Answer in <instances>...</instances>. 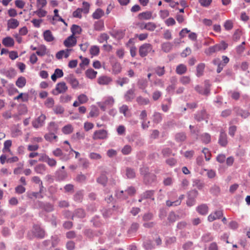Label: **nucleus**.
<instances>
[{"label": "nucleus", "instance_id": "62", "mask_svg": "<svg viewBox=\"0 0 250 250\" xmlns=\"http://www.w3.org/2000/svg\"><path fill=\"white\" fill-rule=\"evenodd\" d=\"M242 35V32L241 31L239 30H237L234 32L233 36V39L235 41H238L240 39Z\"/></svg>", "mask_w": 250, "mask_h": 250}, {"label": "nucleus", "instance_id": "38", "mask_svg": "<svg viewBox=\"0 0 250 250\" xmlns=\"http://www.w3.org/2000/svg\"><path fill=\"white\" fill-rule=\"evenodd\" d=\"M54 104V100L51 97H48L44 102V105L48 108L53 107Z\"/></svg>", "mask_w": 250, "mask_h": 250}, {"label": "nucleus", "instance_id": "57", "mask_svg": "<svg viewBox=\"0 0 250 250\" xmlns=\"http://www.w3.org/2000/svg\"><path fill=\"white\" fill-rule=\"evenodd\" d=\"M162 118L161 114L158 112H155L153 115V121L155 123H159L162 121Z\"/></svg>", "mask_w": 250, "mask_h": 250}, {"label": "nucleus", "instance_id": "63", "mask_svg": "<svg viewBox=\"0 0 250 250\" xmlns=\"http://www.w3.org/2000/svg\"><path fill=\"white\" fill-rule=\"evenodd\" d=\"M131 151V147L129 145H126L122 149V153L125 155H127Z\"/></svg>", "mask_w": 250, "mask_h": 250}, {"label": "nucleus", "instance_id": "7", "mask_svg": "<svg viewBox=\"0 0 250 250\" xmlns=\"http://www.w3.org/2000/svg\"><path fill=\"white\" fill-rule=\"evenodd\" d=\"M46 117L44 115H41L37 119L32 122V125L34 127L38 128L42 127L44 123Z\"/></svg>", "mask_w": 250, "mask_h": 250}, {"label": "nucleus", "instance_id": "10", "mask_svg": "<svg viewBox=\"0 0 250 250\" xmlns=\"http://www.w3.org/2000/svg\"><path fill=\"white\" fill-rule=\"evenodd\" d=\"M112 82V79L106 76L99 77L97 83L100 85H108Z\"/></svg>", "mask_w": 250, "mask_h": 250}, {"label": "nucleus", "instance_id": "32", "mask_svg": "<svg viewBox=\"0 0 250 250\" xmlns=\"http://www.w3.org/2000/svg\"><path fill=\"white\" fill-rule=\"evenodd\" d=\"M153 195V191L148 190L144 192L141 196V199L139 200V202H141L144 199L151 198Z\"/></svg>", "mask_w": 250, "mask_h": 250}, {"label": "nucleus", "instance_id": "18", "mask_svg": "<svg viewBox=\"0 0 250 250\" xmlns=\"http://www.w3.org/2000/svg\"><path fill=\"white\" fill-rule=\"evenodd\" d=\"M187 71V66L183 64H180L177 66L176 68V72L179 75H182L185 74Z\"/></svg>", "mask_w": 250, "mask_h": 250}, {"label": "nucleus", "instance_id": "53", "mask_svg": "<svg viewBox=\"0 0 250 250\" xmlns=\"http://www.w3.org/2000/svg\"><path fill=\"white\" fill-rule=\"evenodd\" d=\"M89 157L92 160H98L102 158V156L97 153L91 152L89 155Z\"/></svg>", "mask_w": 250, "mask_h": 250}, {"label": "nucleus", "instance_id": "26", "mask_svg": "<svg viewBox=\"0 0 250 250\" xmlns=\"http://www.w3.org/2000/svg\"><path fill=\"white\" fill-rule=\"evenodd\" d=\"M191 81V78L188 76H183L179 79L180 83L185 85L189 84Z\"/></svg>", "mask_w": 250, "mask_h": 250}, {"label": "nucleus", "instance_id": "28", "mask_svg": "<svg viewBox=\"0 0 250 250\" xmlns=\"http://www.w3.org/2000/svg\"><path fill=\"white\" fill-rule=\"evenodd\" d=\"M197 211L202 215H205L208 212V207L206 205H202L197 208Z\"/></svg>", "mask_w": 250, "mask_h": 250}, {"label": "nucleus", "instance_id": "21", "mask_svg": "<svg viewBox=\"0 0 250 250\" xmlns=\"http://www.w3.org/2000/svg\"><path fill=\"white\" fill-rule=\"evenodd\" d=\"M207 117V114L205 111H201L198 113L195 116V118L198 121H201L202 120H206Z\"/></svg>", "mask_w": 250, "mask_h": 250}, {"label": "nucleus", "instance_id": "23", "mask_svg": "<svg viewBox=\"0 0 250 250\" xmlns=\"http://www.w3.org/2000/svg\"><path fill=\"white\" fill-rule=\"evenodd\" d=\"M162 49L165 52L167 53L170 51L172 49V45L170 42H164L161 45Z\"/></svg>", "mask_w": 250, "mask_h": 250}, {"label": "nucleus", "instance_id": "13", "mask_svg": "<svg viewBox=\"0 0 250 250\" xmlns=\"http://www.w3.org/2000/svg\"><path fill=\"white\" fill-rule=\"evenodd\" d=\"M19 25V21L15 19H10L7 21V27L9 29H15Z\"/></svg>", "mask_w": 250, "mask_h": 250}, {"label": "nucleus", "instance_id": "2", "mask_svg": "<svg viewBox=\"0 0 250 250\" xmlns=\"http://www.w3.org/2000/svg\"><path fill=\"white\" fill-rule=\"evenodd\" d=\"M114 102V98L111 96H109L106 97L103 103H99L98 105L102 110L105 111L107 107L112 106Z\"/></svg>", "mask_w": 250, "mask_h": 250}, {"label": "nucleus", "instance_id": "59", "mask_svg": "<svg viewBox=\"0 0 250 250\" xmlns=\"http://www.w3.org/2000/svg\"><path fill=\"white\" fill-rule=\"evenodd\" d=\"M118 134L119 135H124L125 132V128L123 125H119L117 128Z\"/></svg>", "mask_w": 250, "mask_h": 250}, {"label": "nucleus", "instance_id": "60", "mask_svg": "<svg viewBox=\"0 0 250 250\" xmlns=\"http://www.w3.org/2000/svg\"><path fill=\"white\" fill-rule=\"evenodd\" d=\"M20 99H21L22 102H25L28 100V96L26 94L21 93L14 98L15 100H19Z\"/></svg>", "mask_w": 250, "mask_h": 250}, {"label": "nucleus", "instance_id": "36", "mask_svg": "<svg viewBox=\"0 0 250 250\" xmlns=\"http://www.w3.org/2000/svg\"><path fill=\"white\" fill-rule=\"evenodd\" d=\"M89 51L92 56H97L100 52V49L98 46L93 45L91 47Z\"/></svg>", "mask_w": 250, "mask_h": 250}, {"label": "nucleus", "instance_id": "56", "mask_svg": "<svg viewBox=\"0 0 250 250\" xmlns=\"http://www.w3.org/2000/svg\"><path fill=\"white\" fill-rule=\"evenodd\" d=\"M156 27V25L153 22H149L146 23V29L147 30L154 31Z\"/></svg>", "mask_w": 250, "mask_h": 250}, {"label": "nucleus", "instance_id": "46", "mask_svg": "<svg viewBox=\"0 0 250 250\" xmlns=\"http://www.w3.org/2000/svg\"><path fill=\"white\" fill-rule=\"evenodd\" d=\"M90 4L89 3L83 1V7L80 8L83 13L87 14L89 12Z\"/></svg>", "mask_w": 250, "mask_h": 250}, {"label": "nucleus", "instance_id": "30", "mask_svg": "<svg viewBox=\"0 0 250 250\" xmlns=\"http://www.w3.org/2000/svg\"><path fill=\"white\" fill-rule=\"evenodd\" d=\"M99 115V111L98 109L95 106H92L91 109L89 113V116L90 117H96L98 116Z\"/></svg>", "mask_w": 250, "mask_h": 250}, {"label": "nucleus", "instance_id": "22", "mask_svg": "<svg viewBox=\"0 0 250 250\" xmlns=\"http://www.w3.org/2000/svg\"><path fill=\"white\" fill-rule=\"evenodd\" d=\"M12 146V141L10 140H8L5 141L4 142L3 144V148L2 149V151L3 152H10V147Z\"/></svg>", "mask_w": 250, "mask_h": 250}, {"label": "nucleus", "instance_id": "47", "mask_svg": "<svg viewBox=\"0 0 250 250\" xmlns=\"http://www.w3.org/2000/svg\"><path fill=\"white\" fill-rule=\"evenodd\" d=\"M201 139L204 143L208 144L210 141V136L208 133H205L202 135Z\"/></svg>", "mask_w": 250, "mask_h": 250}, {"label": "nucleus", "instance_id": "55", "mask_svg": "<svg viewBox=\"0 0 250 250\" xmlns=\"http://www.w3.org/2000/svg\"><path fill=\"white\" fill-rule=\"evenodd\" d=\"M139 226V225L138 223H133L131 225L130 228L129 229V230L128 231V233H134V232H136L137 231V230L138 229Z\"/></svg>", "mask_w": 250, "mask_h": 250}, {"label": "nucleus", "instance_id": "16", "mask_svg": "<svg viewBox=\"0 0 250 250\" xmlns=\"http://www.w3.org/2000/svg\"><path fill=\"white\" fill-rule=\"evenodd\" d=\"M2 44L6 47H12L14 45V41L10 37H7L3 39Z\"/></svg>", "mask_w": 250, "mask_h": 250}, {"label": "nucleus", "instance_id": "20", "mask_svg": "<svg viewBox=\"0 0 250 250\" xmlns=\"http://www.w3.org/2000/svg\"><path fill=\"white\" fill-rule=\"evenodd\" d=\"M47 13V12L42 8H37V10L33 12V14L37 15L39 18L45 17Z\"/></svg>", "mask_w": 250, "mask_h": 250}, {"label": "nucleus", "instance_id": "58", "mask_svg": "<svg viewBox=\"0 0 250 250\" xmlns=\"http://www.w3.org/2000/svg\"><path fill=\"white\" fill-rule=\"evenodd\" d=\"M159 15L162 19H165L169 15V11L167 10H162L160 11Z\"/></svg>", "mask_w": 250, "mask_h": 250}, {"label": "nucleus", "instance_id": "48", "mask_svg": "<svg viewBox=\"0 0 250 250\" xmlns=\"http://www.w3.org/2000/svg\"><path fill=\"white\" fill-rule=\"evenodd\" d=\"M126 175L128 178H133L135 176V173L133 169L127 168L126 169Z\"/></svg>", "mask_w": 250, "mask_h": 250}, {"label": "nucleus", "instance_id": "24", "mask_svg": "<svg viewBox=\"0 0 250 250\" xmlns=\"http://www.w3.org/2000/svg\"><path fill=\"white\" fill-rule=\"evenodd\" d=\"M26 81L24 77H19L16 82V85L19 88H22L26 84Z\"/></svg>", "mask_w": 250, "mask_h": 250}, {"label": "nucleus", "instance_id": "19", "mask_svg": "<svg viewBox=\"0 0 250 250\" xmlns=\"http://www.w3.org/2000/svg\"><path fill=\"white\" fill-rule=\"evenodd\" d=\"M43 37L44 39L48 42H52L54 40V38L51 32L49 30H46L44 32Z\"/></svg>", "mask_w": 250, "mask_h": 250}, {"label": "nucleus", "instance_id": "4", "mask_svg": "<svg viewBox=\"0 0 250 250\" xmlns=\"http://www.w3.org/2000/svg\"><path fill=\"white\" fill-rule=\"evenodd\" d=\"M107 137V132L104 129L96 130L94 132L92 138L94 140L105 139Z\"/></svg>", "mask_w": 250, "mask_h": 250}, {"label": "nucleus", "instance_id": "50", "mask_svg": "<svg viewBox=\"0 0 250 250\" xmlns=\"http://www.w3.org/2000/svg\"><path fill=\"white\" fill-rule=\"evenodd\" d=\"M128 79L126 77L120 78L116 81V83L119 84L121 86H123L124 84L128 83Z\"/></svg>", "mask_w": 250, "mask_h": 250}, {"label": "nucleus", "instance_id": "44", "mask_svg": "<svg viewBox=\"0 0 250 250\" xmlns=\"http://www.w3.org/2000/svg\"><path fill=\"white\" fill-rule=\"evenodd\" d=\"M53 111L56 114H62L64 112V109L62 106L57 105L54 107Z\"/></svg>", "mask_w": 250, "mask_h": 250}, {"label": "nucleus", "instance_id": "33", "mask_svg": "<svg viewBox=\"0 0 250 250\" xmlns=\"http://www.w3.org/2000/svg\"><path fill=\"white\" fill-rule=\"evenodd\" d=\"M217 51L224 50L228 47V44L225 42L222 41L220 43L215 45Z\"/></svg>", "mask_w": 250, "mask_h": 250}, {"label": "nucleus", "instance_id": "25", "mask_svg": "<svg viewBox=\"0 0 250 250\" xmlns=\"http://www.w3.org/2000/svg\"><path fill=\"white\" fill-rule=\"evenodd\" d=\"M104 15V11L100 8L97 9L92 15L93 18L94 19H99Z\"/></svg>", "mask_w": 250, "mask_h": 250}, {"label": "nucleus", "instance_id": "49", "mask_svg": "<svg viewBox=\"0 0 250 250\" xmlns=\"http://www.w3.org/2000/svg\"><path fill=\"white\" fill-rule=\"evenodd\" d=\"M128 111V107L126 105H123L119 108V111L121 113L124 115L125 117H128L127 112Z\"/></svg>", "mask_w": 250, "mask_h": 250}, {"label": "nucleus", "instance_id": "40", "mask_svg": "<svg viewBox=\"0 0 250 250\" xmlns=\"http://www.w3.org/2000/svg\"><path fill=\"white\" fill-rule=\"evenodd\" d=\"M113 71L115 74L119 73L122 70L121 65L119 62L115 63L112 66Z\"/></svg>", "mask_w": 250, "mask_h": 250}, {"label": "nucleus", "instance_id": "1", "mask_svg": "<svg viewBox=\"0 0 250 250\" xmlns=\"http://www.w3.org/2000/svg\"><path fill=\"white\" fill-rule=\"evenodd\" d=\"M44 230L38 225L34 226L32 230L28 232V237L30 239L34 237L42 238L44 237Z\"/></svg>", "mask_w": 250, "mask_h": 250}, {"label": "nucleus", "instance_id": "31", "mask_svg": "<svg viewBox=\"0 0 250 250\" xmlns=\"http://www.w3.org/2000/svg\"><path fill=\"white\" fill-rule=\"evenodd\" d=\"M73 131V127L70 124L65 125L62 128V132L65 134H69Z\"/></svg>", "mask_w": 250, "mask_h": 250}, {"label": "nucleus", "instance_id": "52", "mask_svg": "<svg viewBox=\"0 0 250 250\" xmlns=\"http://www.w3.org/2000/svg\"><path fill=\"white\" fill-rule=\"evenodd\" d=\"M57 136L55 135L54 133L49 132L48 134H46L44 136L45 139L48 141H52L53 139H55L57 138Z\"/></svg>", "mask_w": 250, "mask_h": 250}, {"label": "nucleus", "instance_id": "5", "mask_svg": "<svg viewBox=\"0 0 250 250\" xmlns=\"http://www.w3.org/2000/svg\"><path fill=\"white\" fill-rule=\"evenodd\" d=\"M68 87L64 82L58 83L55 88V90L53 92L54 95H57L59 93H64L67 91Z\"/></svg>", "mask_w": 250, "mask_h": 250}, {"label": "nucleus", "instance_id": "3", "mask_svg": "<svg viewBox=\"0 0 250 250\" xmlns=\"http://www.w3.org/2000/svg\"><path fill=\"white\" fill-rule=\"evenodd\" d=\"M152 50V46L149 43H145L142 45L139 50V55L141 57H146L149 52Z\"/></svg>", "mask_w": 250, "mask_h": 250}, {"label": "nucleus", "instance_id": "54", "mask_svg": "<svg viewBox=\"0 0 250 250\" xmlns=\"http://www.w3.org/2000/svg\"><path fill=\"white\" fill-rule=\"evenodd\" d=\"M189 184L188 181L186 179H183L181 181V183L180 185V188L181 190H184L186 189L187 187L188 186Z\"/></svg>", "mask_w": 250, "mask_h": 250}, {"label": "nucleus", "instance_id": "34", "mask_svg": "<svg viewBox=\"0 0 250 250\" xmlns=\"http://www.w3.org/2000/svg\"><path fill=\"white\" fill-rule=\"evenodd\" d=\"M72 35L74 36V35L79 34L82 32V29L80 26L74 24L72 25L71 28Z\"/></svg>", "mask_w": 250, "mask_h": 250}, {"label": "nucleus", "instance_id": "37", "mask_svg": "<svg viewBox=\"0 0 250 250\" xmlns=\"http://www.w3.org/2000/svg\"><path fill=\"white\" fill-rule=\"evenodd\" d=\"M36 54L40 56H43L47 54V49L45 46H41L36 52Z\"/></svg>", "mask_w": 250, "mask_h": 250}, {"label": "nucleus", "instance_id": "9", "mask_svg": "<svg viewBox=\"0 0 250 250\" xmlns=\"http://www.w3.org/2000/svg\"><path fill=\"white\" fill-rule=\"evenodd\" d=\"M76 43L77 40L73 35L69 36L63 42L64 46L66 47H73Z\"/></svg>", "mask_w": 250, "mask_h": 250}, {"label": "nucleus", "instance_id": "27", "mask_svg": "<svg viewBox=\"0 0 250 250\" xmlns=\"http://www.w3.org/2000/svg\"><path fill=\"white\" fill-rule=\"evenodd\" d=\"M134 97V90L133 89L128 90L125 95L126 101H131Z\"/></svg>", "mask_w": 250, "mask_h": 250}, {"label": "nucleus", "instance_id": "39", "mask_svg": "<svg viewBox=\"0 0 250 250\" xmlns=\"http://www.w3.org/2000/svg\"><path fill=\"white\" fill-rule=\"evenodd\" d=\"M186 139V136L184 133H178L175 135V140L177 142L184 141Z\"/></svg>", "mask_w": 250, "mask_h": 250}, {"label": "nucleus", "instance_id": "35", "mask_svg": "<svg viewBox=\"0 0 250 250\" xmlns=\"http://www.w3.org/2000/svg\"><path fill=\"white\" fill-rule=\"evenodd\" d=\"M205 65L204 63H201L197 66V76L200 77L203 75Z\"/></svg>", "mask_w": 250, "mask_h": 250}, {"label": "nucleus", "instance_id": "12", "mask_svg": "<svg viewBox=\"0 0 250 250\" xmlns=\"http://www.w3.org/2000/svg\"><path fill=\"white\" fill-rule=\"evenodd\" d=\"M67 82L71 85L72 88H76L79 85V82L72 75H70L67 78Z\"/></svg>", "mask_w": 250, "mask_h": 250}, {"label": "nucleus", "instance_id": "29", "mask_svg": "<svg viewBox=\"0 0 250 250\" xmlns=\"http://www.w3.org/2000/svg\"><path fill=\"white\" fill-rule=\"evenodd\" d=\"M97 72L92 69H88L85 72L86 76L91 79H94L97 75Z\"/></svg>", "mask_w": 250, "mask_h": 250}, {"label": "nucleus", "instance_id": "15", "mask_svg": "<svg viewBox=\"0 0 250 250\" xmlns=\"http://www.w3.org/2000/svg\"><path fill=\"white\" fill-rule=\"evenodd\" d=\"M219 143L223 146H225L228 144L227 135L223 131L220 132Z\"/></svg>", "mask_w": 250, "mask_h": 250}, {"label": "nucleus", "instance_id": "61", "mask_svg": "<svg viewBox=\"0 0 250 250\" xmlns=\"http://www.w3.org/2000/svg\"><path fill=\"white\" fill-rule=\"evenodd\" d=\"M47 4L46 0H37V7L43 8L46 6Z\"/></svg>", "mask_w": 250, "mask_h": 250}, {"label": "nucleus", "instance_id": "6", "mask_svg": "<svg viewBox=\"0 0 250 250\" xmlns=\"http://www.w3.org/2000/svg\"><path fill=\"white\" fill-rule=\"evenodd\" d=\"M88 101V97L84 94H81L78 96L77 101L74 102L73 105L74 107H77L80 104L86 103Z\"/></svg>", "mask_w": 250, "mask_h": 250}, {"label": "nucleus", "instance_id": "42", "mask_svg": "<svg viewBox=\"0 0 250 250\" xmlns=\"http://www.w3.org/2000/svg\"><path fill=\"white\" fill-rule=\"evenodd\" d=\"M139 16L141 19H144V20H149L151 19L152 17V13L150 12H143L142 13H140L139 14Z\"/></svg>", "mask_w": 250, "mask_h": 250}, {"label": "nucleus", "instance_id": "8", "mask_svg": "<svg viewBox=\"0 0 250 250\" xmlns=\"http://www.w3.org/2000/svg\"><path fill=\"white\" fill-rule=\"evenodd\" d=\"M73 51L72 49H66L65 50H62L58 52L56 54V57L57 59H62L63 57L67 58L71 52Z\"/></svg>", "mask_w": 250, "mask_h": 250}, {"label": "nucleus", "instance_id": "14", "mask_svg": "<svg viewBox=\"0 0 250 250\" xmlns=\"http://www.w3.org/2000/svg\"><path fill=\"white\" fill-rule=\"evenodd\" d=\"M184 195H181L179 199L175 201H171L170 200H167L166 202V205L168 207H171V206H177L178 205H180L181 204L182 200L184 199Z\"/></svg>", "mask_w": 250, "mask_h": 250}, {"label": "nucleus", "instance_id": "45", "mask_svg": "<svg viewBox=\"0 0 250 250\" xmlns=\"http://www.w3.org/2000/svg\"><path fill=\"white\" fill-rule=\"evenodd\" d=\"M107 181V178L105 174H102L98 179L97 182L103 185H105Z\"/></svg>", "mask_w": 250, "mask_h": 250}, {"label": "nucleus", "instance_id": "41", "mask_svg": "<svg viewBox=\"0 0 250 250\" xmlns=\"http://www.w3.org/2000/svg\"><path fill=\"white\" fill-rule=\"evenodd\" d=\"M17 72L13 68H11L5 72V76L9 78H12L16 76Z\"/></svg>", "mask_w": 250, "mask_h": 250}, {"label": "nucleus", "instance_id": "17", "mask_svg": "<svg viewBox=\"0 0 250 250\" xmlns=\"http://www.w3.org/2000/svg\"><path fill=\"white\" fill-rule=\"evenodd\" d=\"M34 170L38 174H44L46 167L44 164H39L35 167Z\"/></svg>", "mask_w": 250, "mask_h": 250}, {"label": "nucleus", "instance_id": "51", "mask_svg": "<svg viewBox=\"0 0 250 250\" xmlns=\"http://www.w3.org/2000/svg\"><path fill=\"white\" fill-rule=\"evenodd\" d=\"M72 97L69 95H64L60 97V102L63 103H66L71 101Z\"/></svg>", "mask_w": 250, "mask_h": 250}, {"label": "nucleus", "instance_id": "43", "mask_svg": "<svg viewBox=\"0 0 250 250\" xmlns=\"http://www.w3.org/2000/svg\"><path fill=\"white\" fill-rule=\"evenodd\" d=\"M50 132L55 133L58 130V125L54 122H51L48 126Z\"/></svg>", "mask_w": 250, "mask_h": 250}, {"label": "nucleus", "instance_id": "64", "mask_svg": "<svg viewBox=\"0 0 250 250\" xmlns=\"http://www.w3.org/2000/svg\"><path fill=\"white\" fill-rule=\"evenodd\" d=\"M117 154V152L116 150L113 149H110L107 151V155L109 158H112L116 156Z\"/></svg>", "mask_w": 250, "mask_h": 250}, {"label": "nucleus", "instance_id": "11", "mask_svg": "<svg viewBox=\"0 0 250 250\" xmlns=\"http://www.w3.org/2000/svg\"><path fill=\"white\" fill-rule=\"evenodd\" d=\"M223 215V213L221 210L216 211L215 212L211 213L208 216V219L209 222H212L214 220L219 219Z\"/></svg>", "mask_w": 250, "mask_h": 250}]
</instances>
